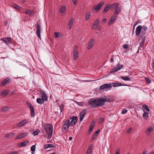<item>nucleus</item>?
I'll return each mask as SVG.
<instances>
[{"instance_id":"1","label":"nucleus","mask_w":154,"mask_h":154,"mask_svg":"<svg viewBox=\"0 0 154 154\" xmlns=\"http://www.w3.org/2000/svg\"><path fill=\"white\" fill-rule=\"evenodd\" d=\"M78 120L77 117H72L69 120H67L63 123V129L65 131H67L70 126H73Z\"/></svg>"},{"instance_id":"2","label":"nucleus","mask_w":154,"mask_h":154,"mask_svg":"<svg viewBox=\"0 0 154 154\" xmlns=\"http://www.w3.org/2000/svg\"><path fill=\"white\" fill-rule=\"evenodd\" d=\"M44 128L48 134V138H51L53 134L52 125L50 124H46L45 125Z\"/></svg>"},{"instance_id":"3","label":"nucleus","mask_w":154,"mask_h":154,"mask_svg":"<svg viewBox=\"0 0 154 154\" xmlns=\"http://www.w3.org/2000/svg\"><path fill=\"white\" fill-rule=\"evenodd\" d=\"M97 103L98 106H102L104 105L106 102H109L110 100L107 98H103L100 97L97 99Z\"/></svg>"},{"instance_id":"4","label":"nucleus","mask_w":154,"mask_h":154,"mask_svg":"<svg viewBox=\"0 0 154 154\" xmlns=\"http://www.w3.org/2000/svg\"><path fill=\"white\" fill-rule=\"evenodd\" d=\"M97 99L94 98H92L90 99L88 101V104L92 108L97 106Z\"/></svg>"},{"instance_id":"5","label":"nucleus","mask_w":154,"mask_h":154,"mask_svg":"<svg viewBox=\"0 0 154 154\" xmlns=\"http://www.w3.org/2000/svg\"><path fill=\"white\" fill-rule=\"evenodd\" d=\"M26 105L28 106L30 109L31 113V117H33L35 116V111L34 108L32 105L29 102L27 101L26 102Z\"/></svg>"},{"instance_id":"6","label":"nucleus","mask_w":154,"mask_h":154,"mask_svg":"<svg viewBox=\"0 0 154 154\" xmlns=\"http://www.w3.org/2000/svg\"><path fill=\"white\" fill-rule=\"evenodd\" d=\"M26 105L28 106L30 109L31 113V117H33L35 116V111L34 108L32 105L29 102L27 101L26 102Z\"/></svg>"},{"instance_id":"7","label":"nucleus","mask_w":154,"mask_h":154,"mask_svg":"<svg viewBox=\"0 0 154 154\" xmlns=\"http://www.w3.org/2000/svg\"><path fill=\"white\" fill-rule=\"evenodd\" d=\"M104 4V2H101L99 3L97 5L94 6L92 8V9L95 11H98L103 6Z\"/></svg>"},{"instance_id":"8","label":"nucleus","mask_w":154,"mask_h":154,"mask_svg":"<svg viewBox=\"0 0 154 154\" xmlns=\"http://www.w3.org/2000/svg\"><path fill=\"white\" fill-rule=\"evenodd\" d=\"M112 87V85L111 84H104L100 87V90H103V91H107L108 88H111Z\"/></svg>"},{"instance_id":"9","label":"nucleus","mask_w":154,"mask_h":154,"mask_svg":"<svg viewBox=\"0 0 154 154\" xmlns=\"http://www.w3.org/2000/svg\"><path fill=\"white\" fill-rule=\"evenodd\" d=\"M100 23V20L99 19H97L94 22L93 24L91 26V28L92 29H96L99 26Z\"/></svg>"},{"instance_id":"10","label":"nucleus","mask_w":154,"mask_h":154,"mask_svg":"<svg viewBox=\"0 0 154 154\" xmlns=\"http://www.w3.org/2000/svg\"><path fill=\"white\" fill-rule=\"evenodd\" d=\"M37 30L36 32V35L40 39H41L40 33L41 31V28L40 25L38 23L36 25Z\"/></svg>"},{"instance_id":"11","label":"nucleus","mask_w":154,"mask_h":154,"mask_svg":"<svg viewBox=\"0 0 154 154\" xmlns=\"http://www.w3.org/2000/svg\"><path fill=\"white\" fill-rule=\"evenodd\" d=\"M123 67V65H122L118 64L117 67H115L114 68L112 69L111 70V73H115L117 72L121 69Z\"/></svg>"},{"instance_id":"12","label":"nucleus","mask_w":154,"mask_h":154,"mask_svg":"<svg viewBox=\"0 0 154 154\" xmlns=\"http://www.w3.org/2000/svg\"><path fill=\"white\" fill-rule=\"evenodd\" d=\"M95 40L92 38L90 39L88 42L87 48L88 49H91L93 46L95 42Z\"/></svg>"},{"instance_id":"13","label":"nucleus","mask_w":154,"mask_h":154,"mask_svg":"<svg viewBox=\"0 0 154 154\" xmlns=\"http://www.w3.org/2000/svg\"><path fill=\"white\" fill-rule=\"evenodd\" d=\"M87 111L86 109H84L80 112V121L82 122L84 118V116L86 115Z\"/></svg>"},{"instance_id":"14","label":"nucleus","mask_w":154,"mask_h":154,"mask_svg":"<svg viewBox=\"0 0 154 154\" xmlns=\"http://www.w3.org/2000/svg\"><path fill=\"white\" fill-rule=\"evenodd\" d=\"M12 40L11 37L5 38H2V40L7 45H8L11 43Z\"/></svg>"},{"instance_id":"15","label":"nucleus","mask_w":154,"mask_h":154,"mask_svg":"<svg viewBox=\"0 0 154 154\" xmlns=\"http://www.w3.org/2000/svg\"><path fill=\"white\" fill-rule=\"evenodd\" d=\"M28 122L27 120L25 119L21 121L20 122L18 123L16 125V126L18 128L22 127L26 124Z\"/></svg>"},{"instance_id":"16","label":"nucleus","mask_w":154,"mask_h":154,"mask_svg":"<svg viewBox=\"0 0 154 154\" xmlns=\"http://www.w3.org/2000/svg\"><path fill=\"white\" fill-rule=\"evenodd\" d=\"M40 93L42 95L41 96L42 98L45 101L48 100V97L45 91L43 90L40 91Z\"/></svg>"},{"instance_id":"17","label":"nucleus","mask_w":154,"mask_h":154,"mask_svg":"<svg viewBox=\"0 0 154 154\" xmlns=\"http://www.w3.org/2000/svg\"><path fill=\"white\" fill-rule=\"evenodd\" d=\"M142 28V26L140 25L138 26L136 28V35L139 36L140 35L141 29Z\"/></svg>"},{"instance_id":"18","label":"nucleus","mask_w":154,"mask_h":154,"mask_svg":"<svg viewBox=\"0 0 154 154\" xmlns=\"http://www.w3.org/2000/svg\"><path fill=\"white\" fill-rule=\"evenodd\" d=\"M117 17L115 15L112 16L110 18L109 21L108 22V25H110L114 22L116 20Z\"/></svg>"},{"instance_id":"19","label":"nucleus","mask_w":154,"mask_h":154,"mask_svg":"<svg viewBox=\"0 0 154 154\" xmlns=\"http://www.w3.org/2000/svg\"><path fill=\"white\" fill-rule=\"evenodd\" d=\"M74 58L75 60H76L78 57V53L77 51V47L74 48L73 51Z\"/></svg>"},{"instance_id":"20","label":"nucleus","mask_w":154,"mask_h":154,"mask_svg":"<svg viewBox=\"0 0 154 154\" xmlns=\"http://www.w3.org/2000/svg\"><path fill=\"white\" fill-rule=\"evenodd\" d=\"M112 84L113 85V86L115 87H118L120 86H128V85H125V84H123L122 83H119L117 82H113L112 83Z\"/></svg>"},{"instance_id":"21","label":"nucleus","mask_w":154,"mask_h":154,"mask_svg":"<svg viewBox=\"0 0 154 154\" xmlns=\"http://www.w3.org/2000/svg\"><path fill=\"white\" fill-rule=\"evenodd\" d=\"M9 82V79L8 78L5 79L2 82L1 84V86L2 87Z\"/></svg>"},{"instance_id":"22","label":"nucleus","mask_w":154,"mask_h":154,"mask_svg":"<svg viewBox=\"0 0 154 154\" xmlns=\"http://www.w3.org/2000/svg\"><path fill=\"white\" fill-rule=\"evenodd\" d=\"M74 21V19L72 18H71V19L69 20L68 23V25L69 26V29H71L72 28V26L73 25Z\"/></svg>"},{"instance_id":"23","label":"nucleus","mask_w":154,"mask_h":154,"mask_svg":"<svg viewBox=\"0 0 154 154\" xmlns=\"http://www.w3.org/2000/svg\"><path fill=\"white\" fill-rule=\"evenodd\" d=\"M28 134L27 133H22L21 134L19 135L16 137L17 139H21L25 137V136H27Z\"/></svg>"},{"instance_id":"24","label":"nucleus","mask_w":154,"mask_h":154,"mask_svg":"<svg viewBox=\"0 0 154 154\" xmlns=\"http://www.w3.org/2000/svg\"><path fill=\"white\" fill-rule=\"evenodd\" d=\"M111 6L110 4H108L106 5L104 7V10L103 11V14L106 13L109 9V8H110Z\"/></svg>"},{"instance_id":"25","label":"nucleus","mask_w":154,"mask_h":154,"mask_svg":"<svg viewBox=\"0 0 154 154\" xmlns=\"http://www.w3.org/2000/svg\"><path fill=\"white\" fill-rule=\"evenodd\" d=\"M54 148L55 146L52 144H46L44 146V148L45 149H46L48 148Z\"/></svg>"},{"instance_id":"26","label":"nucleus","mask_w":154,"mask_h":154,"mask_svg":"<svg viewBox=\"0 0 154 154\" xmlns=\"http://www.w3.org/2000/svg\"><path fill=\"white\" fill-rule=\"evenodd\" d=\"M141 39V42L140 43V47L141 48L143 47V46L145 40V37L144 36L143 38L142 37Z\"/></svg>"},{"instance_id":"27","label":"nucleus","mask_w":154,"mask_h":154,"mask_svg":"<svg viewBox=\"0 0 154 154\" xmlns=\"http://www.w3.org/2000/svg\"><path fill=\"white\" fill-rule=\"evenodd\" d=\"M95 124V123L94 122L91 123V126H90L89 130V133H91V132L93 130V128Z\"/></svg>"},{"instance_id":"28","label":"nucleus","mask_w":154,"mask_h":154,"mask_svg":"<svg viewBox=\"0 0 154 154\" xmlns=\"http://www.w3.org/2000/svg\"><path fill=\"white\" fill-rule=\"evenodd\" d=\"M14 135V133H11L8 134H6L5 136V137L9 138H11Z\"/></svg>"},{"instance_id":"29","label":"nucleus","mask_w":154,"mask_h":154,"mask_svg":"<svg viewBox=\"0 0 154 154\" xmlns=\"http://www.w3.org/2000/svg\"><path fill=\"white\" fill-rule=\"evenodd\" d=\"M66 9V7L65 6H62L60 9V11L61 13H65Z\"/></svg>"},{"instance_id":"30","label":"nucleus","mask_w":154,"mask_h":154,"mask_svg":"<svg viewBox=\"0 0 154 154\" xmlns=\"http://www.w3.org/2000/svg\"><path fill=\"white\" fill-rule=\"evenodd\" d=\"M153 129L152 127H150L148 128L146 131V133L147 135H149Z\"/></svg>"},{"instance_id":"31","label":"nucleus","mask_w":154,"mask_h":154,"mask_svg":"<svg viewBox=\"0 0 154 154\" xmlns=\"http://www.w3.org/2000/svg\"><path fill=\"white\" fill-rule=\"evenodd\" d=\"M37 102L38 103L42 104L45 101L42 98H38L37 99Z\"/></svg>"},{"instance_id":"32","label":"nucleus","mask_w":154,"mask_h":154,"mask_svg":"<svg viewBox=\"0 0 154 154\" xmlns=\"http://www.w3.org/2000/svg\"><path fill=\"white\" fill-rule=\"evenodd\" d=\"M12 7L17 10H20L21 9V7L15 4H13Z\"/></svg>"},{"instance_id":"33","label":"nucleus","mask_w":154,"mask_h":154,"mask_svg":"<svg viewBox=\"0 0 154 154\" xmlns=\"http://www.w3.org/2000/svg\"><path fill=\"white\" fill-rule=\"evenodd\" d=\"M120 78L122 79L125 81H130V78L127 76H120Z\"/></svg>"},{"instance_id":"34","label":"nucleus","mask_w":154,"mask_h":154,"mask_svg":"<svg viewBox=\"0 0 154 154\" xmlns=\"http://www.w3.org/2000/svg\"><path fill=\"white\" fill-rule=\"evenodd\" d=\"M92 146H89L87 150V152L86 154H91L92 150Z\"/></svg>"},{"instance_id":"35","label":"nucleus","mask_w":154,"mask_h":154,"mask_svg":"<svg viewBox=\"0 0 154 154\" xmlns=\"http://www.w3.org/2000/svg\"><path fill=\"white\" fill-rule=\"evenodd\" d=\"M8 93V91L7 90H5L3 91L2 93V96L5 97L6 96Z\"/></svg>"},{"instance_id":"36","label":"nucleus","mask_w":154,"mask_h":154,"mask_svg":"<svg viewBox=\"0 0 154 154\" xmlns=\"http://www.w3.org/2000/svg\"><path fill=\"white\" fill-rule=\"evenodd\" d=\"M148 113L144 111V113L143 114V118L144 119H146L148 118Z\"/></svg>"},{"instance_id":"37","label":"nucleus","mask_w":154,"mask_h":154,"mask_svg":"<svg viewBox=\"0 0 154 154\" xmlns=\"http://www.w3.org/2000/svg\"><path fill=\"white\" fill-rule=\"evenodd\" d=\"M36 149V146L35 145H32L30 149L32 151V154H33L34 152L35 151Z\"/></svg>"},{"instance_id":"38","label":"nucleus","mask_w":154,"mask_h":154,"mask_svg":"<svg viewBox=\"0 0 154 154\" xmlns=\"http://www.w3.org/2000/svg\"><path fill=\"white\" fill-rule=\"evenodd\" d=\"M29 143L28 141H25L21 143L20 146H24L27 145Z\"/></svg>"},{"instance_id":"39","label":"nucleus","mask_w":154,"mask_h":154,"mask_svg":"<svg viewBox=\"0 0 154 154\" xmlns=\"http://www.w3.org/2000/svg\"><path fill=\"white\" fill-rule=\"evenodd\" d=\"M121 9L119 8H117L114 12L115 15L118 14L120 11Z\"/></svg>"},{"instance_id":"40","label":"nucleus","mask_w":154,"mask_h":154,"mask_svg":"<svg viewBox=\"0 0 154 154\" xmlns=\"http://www.w3.org/2000/svg\"><path fill=\"white\" fill-rule=\"evenodd\" d=\"M25 13L28 15H31L33 14V12L30 10H28L25 12Z\"/></svg>"},{"instance_id":"41","label":"nucleus","mask_w":154,"mask_h":154,"mask_svg":"<svg viewBox=\"0 0 154 154\" xmlns=\"http://www.w3.org/2000/svg\"><path fill=\"white\" fill-rule=\"evenodd\" d=\"M9 108L7 106H5L2 107L1 109V111L5 112L8 110Z\"/></svg>"},{"instance_id":"42","label":"nucleus","mask_w":154,"mask_h":154,"mask_svg":"<svg viewBox=\"0 0 154 154\" xmlns=\"http://www.w3.org/2000/svg\"><path fill=\"white\" fill-rule=\"evenodd\" d=\"M90 17V13L89 12L87 13L85 15V19L86 20H88Z\"/></svg>"},{"instance_id":"43","label":"nucleus","mask_w":154,"mask_h":154,"mask_svg":"<svg viewBox=\"0 0 154 154\" xmlns=\"http://www.w3.org/2000/svg\"><path fill=\"white\" fill-rule=\"evenodd\" d=\"M146 33V31L141 30V32L140 37H141V38L143 37H144L143 36L145 35Z\"/></svg>"},{"instance_id":"44","label":"nucleus","mask_w":154,"mask_h":154,"mask_svg":"<svg viewBox=\"0 0 154 154\" xmlns=\"http://www.w3.org/2000/svg\"><path fill=\"white\" fill-rule=\"evenodd\" d=\"M40 132L39 130H37L35 131H33L32 134L34 136L37 135Z\"/></svg>"},{"instance_id":"45","label":"nucleus","mask_w":154,"mask_h":154,"mask_svg":"<svg viewBox=\"0 0 154 154\" xmlns=\"http://www.w3.org/2000/svg\"><path fill=\"white\" fill-rule=\"evenodd\" d=\"M54 37L55 38H59L61 37V35L59 33L57 32H55L54 33Z\"/></svg>"},{"instance_id":"46","label":"nucleus","mask_w":154,"mask_h":154,"mask_svg":"<svg viewBox=\"0 0 154 154\" xmlns=\"http://www.w3.org/2000/svg\"><path fill=\"white\" fill-rule=\"evenodd\" d=\"M119 5V4L118 3H116L112 5L111 6V8H113L114 7H115L116 8H117L118 7Z\"/></svg>"},{"instance_id":"47","label":"nucleus","mask_w":154,"mask_h":154,"mask_svg":"<svg viewBox=\"0 0 154 154\" xmlns=\"http://www.w3.org/2000/svg\"><path fill=\"white\" fill-rule=\"evenodd\" d=\"M143 107L144 109H146L147 111L149 112L150 110V109L149 108L148 106L146 104H144L143 106Z\"/></svg>"},{"instance_id":"48","label":"nucleus","mask_w":154,"mask_h":154,"mask_svg":"<svg viewBox=\"0 0 154 154\" xmlns=\"http://www.w3.org/2000/svg\"><path fill=\"white\" fill-rule=\"evenodd\" d=\"M98 135L97 134H95V133H94V134L93 135L91 139L92 141H93L94 140L96 139Z\"/></svg>"},{"instance_id":"49","label":"nucleus","mask_w":154,"mask_h":154,"mask_svg":"<svg viewBox=\"0 0 154 154\" xmlns=\"http://www.w3.org/2000/svg\"><path fill=\"white\" fill-rule=\"evenodd\" d=\"M145 80L146 82V83L147 84H149L151 82V80L149 79L147 77L145 78Z\"/></svg>"},{"instance_id":"50","label":"nucleus","mask_w":154,"mask_h":154,"mask_svg":"<svg viewBox=\"0 0 154 154\" xmlns=\"http://www.w3.org/2000/svg\"><path fill=\"white\" fill-rule=\"evenodd\" d=\"M128 110L125 109H123L122 112V113L125 114L127 112Z\"/></svg>"},{"instance_id":"51","label":"nucleus","mask_w":154,"mask_h":154,"mask_svg":"<svg viewBox=\"0 0 154 154\" xmlns=\"http://www.w3.org/2000/svg\"><path fill=\"white\" fill-rule=\"evenodd\" d=\"M60 109L61 111V112H63V111H64V108L63 106V105H61L60 106Z\"/></svg>"},{"instance_id":"52","label":"nucleus","mask_w":154,"mask_h":154,"mask_svg":"<svg viewBox=\"0 0 154 154\" xmlns=\"http://www.w3.org/2000/svg\"><path fill=\"white\" fill-rule=\"evenodd\" d=\"M106 21H107L106 19V18H104L102 20L101 23L103 24H104L106 22Z\"/></svg>"},{"instance_id":"53","label":"nucleus","mask_w":154,"mask_h":154,"mask_svg":"<svg viewBox=\"0 0 154 154\" xmlns=\"http://www.w3.org/2000/svg\"><path fill=\"white\" fill-rule=\"evenodd\" d=\"M123 48L127 49L128 48V45L127 44H125L123 45Z\"/></svg>"},{"instance_id":"54","label":"nucleus","mask_w":154,"mask_h":154,"mask_svg":"<svg viewBox=\"0 0 154 154\" xmlns=\"http://www.w3.org/2000/svg\"><path fill=\"white\" fill-rule=\"evenodd\" d=\"M132 130V128H130L128 130L127 132L128 133H131Z\"/></svg>"},{"instance_id":"55","label":"nucleus","mask_w":154,"mask_h":154,"mask_svg":"<svg viewBox=\"0 0 154 154\" xmlns=\"http://www.w3.org/2000/svg\"><path fill=\"white\" fill-rule=\"evenodd\" d=\"M147 29V27L146 26H143V27H142V28L141 29L143 30L146 31V30Z\"/></svg>"},{"instance_id":"56","label":"nucleus","mask_w":154,"mask_h":154,"mask_svg":"<svg viewBox=\"0 0 154 154\" xmlns=\"http://www.w3.org/2000/svg\"><path fill=\"white\" fill-rule=\"evenodd\" d=\"M120 150L119 149H117L116 151L115 154H119Z\"/></svg>"},{"instance_id":"57","label":"nucleus","mask_w":154,"mask_h":154,"mask_svg":"<svg viewBox=\"0 0 154 154\" xmlns=\"http://www.w3.org/2000/svg\"><path fill=\"white\" fill-rule=\"evenodd\" d=\"M104 121V119L103 118H101L100 119V121H99V123H101L103 122Z\"/></svg>"},{"instance_id":"58","label":"nucleus","mask_w":154,"mask_h":154,"mask_svg":"<svg viewBox=\"0 0 154 154\" xmlns=\"http://www.w3.org/2000/svg\"><path fill=\"white\" fill-rule=\"evenodd\" d=\"M74 5H76L77 4V0H72Z\"/></svg>"},{"instance_id":"59","label":"nucleus","mask_w":154,"mask_h":154,"mask_svg":"<svg viewBox=\"0 0 154 154\" xmlns=\"http://www.w3.org/2000/svg\"><path fill=\"white\" fill-rule=\"evenodd\" d=\"M100 132V130H98L96 131L94 133H95V134H97L98 135V134Z\"/></svg>"},{"instance_id":"60","label":"nucleus","mask_w":154,"mask_h":154,"mask_svg":"<svg viewBox=\"0 0 154 154\" xmlns=\"http://www.w3.org/2000/svg\"><path fill=\"white\" fill-rule=\"evenodd\" d=\"M17 152H12L11 153L9 154H17Z\"/></svg>"},{"instance_id":"61","label":"nucleus","mask_w":154,"mask_h":154,"mask_svg":"<svg viewBox=\"0 0 154 154\" xmlns=\"http://www.w3.org/2000/svg\"><path fill=\"white\" fill-rule=\"evenodd\" d=\"M97 29L99 31H100L101 30V28L100 27H99V26L98 27V28Z\"/></svg>"},{"instance_id":"62","label":"nucleus","mask_w":154,"mask_h":154,"mask_svg":"<svg viewBox=\"0 0 154 154\" xmlns=\"http://www.w3.org/2000/svg\"><path fill=\"white\" fill-rule=\"evenodd\" d=\"M110 61L111 62H113L114 61L113 59L112 58L110 59Z\"/></svg>"},{"instance_id":"63","label":"nucleus","mask_w":154,"mask_h":154,"mask_svg":"<svg viewBox=\"0 0 154 154\" xmlns=\"http://www.w3.org/2000/svg\"><path fill=\"white\" fill-rule=\"evenodd\" d=\"M147 151H144L143 153V154H147Z\"/></svg>"},{"instance_id":"64","label":"nucleus","mask_w":154,"mask_h":154,"mask_svg":"<svg viewBox=\"0 0 154 154\" xmlns=\"http://www.w3.org/2000/svg\"><path fill=\"white\" fill-rule=\"evenodd\" d=\"M152 68H153V69L154 70V63H152Z\"/></svg>"}]
</instances>
